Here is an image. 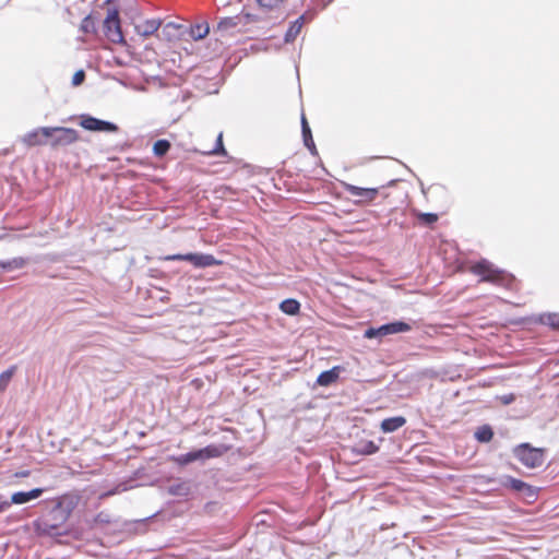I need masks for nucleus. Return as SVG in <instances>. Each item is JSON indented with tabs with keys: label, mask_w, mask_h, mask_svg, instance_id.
<instances>
[{
	"label": "nucleus",
	"mask_w": 559,
	"mask_h": 559,
	"mask_svg": "<svg viewBox=\"0 0 559 559\" xmlns=\"http://www.w3.org/2000/svg\"><path fill=\"white\" fill-rule=\"evenodd\" d=\"M94 522L95 523H109L110 520H109V516L108 514L104 513V512H100L98 513L95 518H94Z\"/></svg>",
	"instance_id": "nucleus-35"
},
{
	"label": "nucleus",
	"mask_w": 559,
	"mask_h": 559,
	"mask_svg": "<svg viewBox=\"0 0 559 559\" xmlns=\"http://www.w3.org/2000/svg\"><path fill=\"white\" fill-rule=\"evenodd\" d=\"M43 492H44V489H41V488H34L27 492H24V491L14 492L11 496V503H14V504L26 503L33 499H37L38 497H40L43 495Z\"/></svg>",
	"instance_id": "nucleus-10"
},
{
	"label": "nucleus",
	"mask_w": 559,
	"mask_h": 559,
	"mask_svg": "<svg viewBox=\"0 0 559 559\" xmlns=\"http://www.w3.org/2000/svg\"><path fill=\"white\" fill-rule=\"evenodd\" d=\"M205 153L210 154V155H226V151L223 145V134L222 133H219L217 136L215 147Z\"/></svg>",
	"instance_id": "nucleus-30"
},
{
	"label": "nucleus",
	"mask_w": 559,
	"mask_h": 559,
	"mask_svg": "<svg viewBox=\"0 0 559 559\" xmlns=\"http://www.w3.org/2000/svg\"><path fill=\"white\" fill-rule=\"evenodd\" d=\"M379 447L373 441H360L356 445V452L362 455H370L378 452Z\"/></svg>",
	"instance_id": "nucleus-23"
},
{
	"label": "nucleus",
	"mask_w": 559,
	"mask_h": 559,
	"mask_svg": "<svg viewBox=\"0 0 559 559\" xmlns=\"http://www.w3.org/2000/svg\"><path fill=\"white\" fill-rule=\"evenodd\" d=\"M238 25L237 21L235 17H225V19H222L218 23H217V31L218 32H226L230 28H235L236 26Z\"/></svg>",
	"instance_id": "nucleus-28"
},
{
	"label": "nucleus",
	"mask_w": 559,
	"mask_h": 559,
	"mask_svg": "<svg viewBox=\"0 0 559 559\" xmlns=\"http://www.w3.org/2000/svg\"><path fill=\"white\" fill-rule=\"evenodd\" d=\"M301 127H302V138H304L305 145L310 150L311 153L314 154L316 153V144L312 139V133H311L310 127H309L305 116H302V118H301Z\"/></svg>",
	"instance_id": "nucleus-19"
},
{
	"label": "nucleus",
	"mask_w": 559,
	"mask_h": 559,
	"mask_svg": "<svg viewBox=\"0 0 559 559\" xmlns=\"http://www.w3.org/2000/svg\"><path fill=\"white\" fill-rule=\"evenodd\" d=\"M175 463H177L178 465H187V464H190L194 461H199L200 460V453H199V450H195V451H191L189 453H186V454H182V455H179V456H175L171 459Z\"/></svg>",
	"instance_id": "nucleus-21"
},
{
	"label": "nucleus",
	"mask_w": 559,
	"mask_h": 559,
	"mask_svg": "<svg viewBox=\"0 0 559 559\" xmlns=\"http://www.w3.org/2000/svg\"><path fill=\"white\" fill-rule=\"evenodd\" d=\"M49 133L50 127L37 128L26 133L22 142L28 147L46 145L49 143Z\"/></svg>",
	"instance_id": "nucleus-8"
},
{
	"label": "nucleus",
	"mask_w": 559,
	"mask_h": 559,
	"mask_svg": "<svg viewBox=\"0 0 559 559\" xmlns=\"http://www.w3.org/2000/svg\"><path fill=\"white\" fill-rule=\"evenodd\" d=\"M258 4L265 10L280 9L284 0H257Z\"/></svg>",
	"instance_id": "nucleus-29"
},
{
	"label": "nucleus",
	"mask_w": 559,
	"mask_h": 559,
	"mask_svg": "<svg viewBox=\"0 0 559 559\" xmlns=\"http://www.w3.org/2000/svg\"><path fill=\"white\" fill-rule=\"evenodd\" d=\"M14 372H15V367H11L10 369L0 373V392H3L7 390Z\"/></svg>",
	"instance_id": "nucleus-27"
},
{
	"label": "nucleus",
	"mask_w": 559,
	"mask_h": 559,
	"mask_svg": "<svg viewBox=\"0 0 559 559\" xmlns=\"http://www.w3.org/2000/svg\"><path fill=\"white\" fill-rule=\"evenodd\" d=\"M304 24H305L304 15L299 16L295 22H293L285 34V41L286 43L294 41L297 38V36L300 34Z\"/></svg>",
	"instance_id": "nucleus-17"
},
{
	"label": "nucleus",
	"mask_w": 559,
	"mask_h": 559,
	"mask_svg": "<svg viewBox=\"0 0 559 559\" xmlns=\"http://www.w3.org/2000/svg\"><path fill=\"white\" fill-rule=\"evenodd\" d=\"M526 501L534 502L538 497V489L527 483H525V488L521 489L519 492Z\"/></svg>",
	"instance_id": "nucleus-25"
},
{
	"label": "nucleus",
	"mask_w": 559,
	"mask_h": 559,
	"mask_svg": "<svg viewBox=\"0 0 559 559\" xmlns=\"http://www.w3.org/2000/svg\"><path fill=\"white\" fill-rule=\"evenodd\" d=\"M160 27V21L158 20H146L142 24L135 26V31L142 37H148L155 34Z\"/></svg>",
	"instance_id": "nucleus-14"
},
{
	"label": "nucleus",
	"mask_w": 559,
	"mask_h": 559,
	"mask_svg": "<svg viewBox=\"0 0 559 559\" xmlns=\"http://www.w3.org/2000/svg\"><path fill=\"white\" fill-rule=\"evenodd\" d=\"M49 516L51 519L47 518L40 521L38 528L41 533L47 535H59V528L61 524L67 521L68 514H63V512L57 508L50 512Z\"/></svg>",
	"instance_id": "nucleus-6"
},
{
	"label": "nucleus",
	"mask_w": 559,
	"mask_h": 559,
	"mask_svg": "<svg viewBox=\"0 0 559 559\" xmlns=\"http://www.w3.org/2000/svg\"><path fill=\"white\" fill-rule=\"evenodd\" d=\"M547 322L551 328L559 330V314L549 316Z\"/></svg>",
	"instance_id": "nucleus-34"
},
{
	"label": "nucleus",
	"mask_w": 559,
	"mask_h": 559,
	"mask_svg": "<svg viewBox=\"0 0 559 559\" xmlns=\"http://www.w3.org/2000/svg\"><path fill=\"white\" fill-rule=\"evenodd\" d=\"M29 471H22V472H19L15 474L16 477H28L29 476Z\"/></svg>",
	"instance_id": "nucleus-36"
},
{
	"label": "nucleus",
	"mask_w": 559,
	"mask_h": 559,
	"mask_svg": "<svg viewBox=\"0 0 559 559\" xmlns=\"http://www.w3.org/2000/svg\"><path fill=\"white\" fill-rule=\"evenodd\" d=\"M103 8H106V16L103 21L105 37L112 44L127 45L120 19V9L115 0H105Z\"/></svg>",
	"instance_id": "nucleus-1"
},
{
	"label": "nucleus",
	"mask_w": 559,
	"mask_h": 559,
	"mask_svg": "<svg viewBox=\"0 0 559 559\" xmlns=\"http://www.w3.org/2000/svg\"><path fill=\"white\" fill-rule=\"evenodd\" d=\"M165 261H188L192 263L194 267H209L214 265H221L222 261L217 260L212 254L204 253H186V254H170L164 258Z\"/></svg>",
	"instance_id": "nucleus-4"
},
{
	"label": "nucleus",
	"mask_w": 559,
	"mask_h": 559,
	"mask_svg": "<svg viewBox=\"0 0 559 559\" xmlns=\"http://www.w3.org/2000/svg\"><path fill=\"white\" fill-rule=\"evenodd\" d=\"M97 15L90 13L80 24V31L85 35H97Z\"/></svg>",
	"instance_id": "nucleus-15"
},
{
	"label": "nucleus",
	"mask_w": 559,
	"mask_h": 559,
	"mask_svg": "<svg viewBox=\"0 0 559 559\" xmlns=\"http://www.w3.org/2000/svg\"><path fill=\"white\" fill-rule=\"evenodd\" d=\"M411 329L412 326L408 323L396 321L381 325L378 332H380L381 336H385L389 334L408 332Z\"/></svg>",
	"instance_id": "nucleus-11"
},
{
	"label": "nucleus",
	"mask_w": 559,
	"mask_h": 559,
	"mask_svg": "<svg viewBox=\"0 0 559 559\" xmlns=\"http://www.w3.org/2000/svg\"><path fill=\"white\" fill-rule=\"evenodd\" d=\"M502 486L519 493L521 489L525 488V481L512 476H506Z\"/></svg>",
	"instance_id": "nucleus-24"
},
{
	"label": "nucleus",
	"mask_w": 559,
	"mask_h": 559,
	"mask_svg": "<svg viewBox=\"0 0 559 559\" xmlns=\"http://www.w3.org/2000/svg\"><path fill=\"white\" fill-rule=\"evenodd\" d=\"M475 438L479 442H489L493 438V431L492 428L489 425H483L480 426L476 432Z\"/></svg>",
	"instance_id": "nucleus-22"
},
{
	"label": "nucleus",
	"mask_w": 559,
	"mask_h": 559,
	"mask_svg": "<svg viewBox=\"0 0 559 559\" xmlns=\"http://www.w3.org/2000/svg\"><path fill=\"white\" fill-rule=\"evenodd\" d=\"M9 506H10V503H9V502L1 503V504H0V512L4 511V510H5V508H8Z\"/></svg>",
	"instance_id": "nucleus-37"
},
{
	"label": "nucleus",
	"mask_w": 559,
	"mask_h": 559,
	"mask_svg": "<svg viewBox=\"0 0 559 559\" xmlns=\"http://www.w3.org/2000/svg\"><path fill=\"white\" fill-rule=\"evenodd\" d=\"M344 189L349 195L357 198L355 200L356 204L371 203L379 194V188H360L355 185L345 183Z\"/></svg>",
	"instance_id": "nucleus-7"
},
{
	"label": "nucleus",
	"mask_w": 559,
	"mask_h": 559,
	"mask_svg": "<svg viewBox=\"0 0 559 559\" xmlns=\"http://www.w3.org/2000/svg\"><path fill=\"white\" fill-rule=\"evenodd\" d=\"M210 32V26L206 22L192 25L190 27V36L194 40L203 39Z\"/></svg>",
	"instance_id": "nucleus-20"
},
{
	"label": "nucleus",
	"mask_w": 559,
	"mask_h": 559,
	"mask_svg": "<svg viewBox=\"0 0 559 559\" xmlns=\"http://www.w3.org/2000/svg\"><path fill=\"white\" fill-rule=\"evenodd\" d=\"M419 219L423 222V223H426V224H433L438 221V215L435 214V213H421L419 214Z\"/></svg>",
	"instance_id": "nucleus-31"
},
{
	"label": "nucleus",
	"mask_w": 559,
	"mask_h": 559,
	"mask_svg": "<svg viewBox=\"0 0 559 559\" xmlns=\"http://www.w3.org/2000/svg\"><path fill=\"white\" fill-rule=\"evenodd\" d=\"M228 449L225 447L214 445L210 444L203 449L199 450L200 453V460H207L212 457H219L222 456Z\"/></svg>",
	"instance_id": "nucleus-16"
},
{
	"label": "nucleus",
	"mask_w": 559,
	"mask_h": 559,
	"mask_svg": "<svg viewBox=\"0 0 559 559\" xmlns=\"http://www.w3.org/2000/svg\"><path fill=\"white\" fill-rule=\"evenodd\" d=\"M516 460L527 468L540 467L546 457V450L543 448H535L527 442L520 443L512 450Z\"/></svg>",
	"instance_id": "nucleus-2"
},
{
	"label": "nucleus",
	"mask_w": 559,
	"mask_h": 559,
	"mask_svg": "<svg viewBox=\"0 0 559 559\" xmlns=\"http://www.w3.org/2000/svg\"><path fill=\"white\" fill-rule=\"evenodd\" d=\"M469 272L480 277V282L502 284L507 277L504 271L495 267L488 260H480L469 266Z\"/></svg>",
	"instance_id": "nucleus-3"
},
{
	"label": "nucleus",
	"mask_w": 559,
	"mask_h": 559,
	"mask_svg": "<svg viewBox=\"0 0 559 559\" xmlns=\"http://www.w3.org/2000/svg\"><path fill=\"white\" fill-rule=\"evenodd\" d=\"M341 370H342V368L340 366H335L330 370L321 372L319 374V377L317 378V383L320 386H328V385L336 382L340 377Z\"/></svg>",
	"instance_id": "nucleus-12"
},
{
	"label": "nucleus",
	"mask_w": 559,
	"mask_h": 559,
	"mask_svg": "<svg viewBox=\"0 0 559 559\" xmlns=\"http://www.w3.org/2000/svg\"><path fill=\"white\" fill-rule=\"evenodd\" d=\"M80 124L88 131L116 132L118 127L115 123L97 119L92 116H82Z\"/></svg>",
	"instance_id": "nucleus-9"
},
{
	"label": "nucleus",
	"mask_w": 559,
	"mask_h": 559,
	"mask_svg": "<svg viewBox=\"0 0 559 559\" xmlns=\"http://www.w3.org/2000/svg\"><path fill=\"white\" fill-rule=\"evenodd\" d=\"M378 331H379V328L378 329L370 328V329L365 331L364 336L366 338H373V337H377V336H381L380 332H378Z\"/></svg>",
	"instance_id": "nucleus-33"
},
{
	"label": "nucleus",
	"mask_w": 559,
	"mask_h": 559,
	"mask_svg": "<svg viewBox=\"0 0 559 559\" xmlns=\"http://www.w3.org/2000/svg\"><path fill=\"white\" fill-rule=\"evenodd\" d=\"M85 80V72L83 70H79L73 74L72 84L74 86L81 85Z\"/></svg>",
	"instance_id": "nucleus-32"
},
{
	"label": "nucleus",
	"mask_w": 559,
	"mask_h": 559,
	"mask_svg": "<svg viewBox=\"0 0 559 559\" xmlns=\"http://www.w3.org/2000/svg\"><path fill=\"white\" fill-rule=\"evenodd\" d=\"M280 309L282 312H284L285 314H288V316H296L299 313L300 311V304L298 300L296 299H293V298H288V299H285L283 300L281 304H280Z\"/></svg>",
	"instance_id": "nucleus-18"
},
{
	"label": "nucleus",
	"mask_w": 559,
	"mask_h": 559,
	"mask_svg": "<svg viewBox=\"0 0 559 559\" xmlns=\"http://www.w3.org/2000/svg\"><path fill=\"white\" fill-rule=\"evenodd\" d=\"M49 145L53 148L68 146L79 140V133L72 128L50 127Z\"/></svg>",
	"instance_id": "nucleus-5"
},
{
	"label": "nucleus",
	"mask_w": 559,
	"mask_h": 559,
	"mask_svg": "<svg viewBox=\"0 0 559 559\" xmlns=\"http://www.w3.org/2000/svg\"><path fill=\"white\" fill-rule=\"evenodd\" d=\"M170 150V143L167 140H157L153 145V153L155 156L162 157Z\"/></svg>",
	"instance_id": "nucleus-26"
},
{
	"label": "nucleus",
	"mask_w": 559,
	"mask_h": 559,
	"mask_svg": "<svg viewBox=\"0 0 559 559\" xmlns=\"http://www.w3.org/2000/svg\"><path fill=\"white\" fill-rule=\"evenodd\" d=\"M406 424L404 416H395L385 418L381 421L380 428L383 432H393L402 428Z\"/></svg>",
	"instance_id": "nucleus-13"
}]
</instances>
